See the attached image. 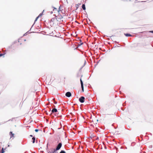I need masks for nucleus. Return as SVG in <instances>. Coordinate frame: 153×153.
I'll return each mask as SVG.
<instances>
[{"instance_id": "a211bd4d", "label": "nucleus", "mask_w": 153, "mask_h": 153, "mask_svg": "<svg viewBox=\"0 0 153 153\" xmlns=\"http://www.w3.org/2000/svg\"><path fill=\"white\" fill-rule=\"evenodd\" d=\"M4 55V54H0V57L3 56V55Z\"/></svg>"}, {"instance_id": "1a4fd4ad", "label": "nucleus", "mask_w": 153, "mask_h": 153, "mask_svg": "<svg viewBox=\"0 0 153 153\" xmlns=\"http://www.w3.org/2000/svg\"><path fill=\"white\" fill-rule=\"evenodd\" d=\"M10 137H14V134H13L12 132H10Z\"/></svg>"}, {"instance_id": "a878e982", "label": "nucleus", "mask_w": 153, "mask_h": 153, "mask_svg": "<svg viewBox=\"0 0 153 153\" xmlns=\"http://www.w3.org/2000/svg\"><path fill=\"white\" fill-rule=\"evenodd\" d=\"M85 62H85V63H84V65H85Z\"/></svg>"}, {"instance_id": "f3484780", "label": "nucleus", "mask_w": 153, "mask_h": 153, "mask_svg": "<svg viewBox=\"0 0 153 153\" xmlns=\"http://www.w3.org/2000/svg\"><path fill=\"white\" fill-rule=\"evenodd\" d=\"M80 43L81 45H82L83 44V42H82V41H81V40H80Z\"/></svg>"}, {"instance_id": "7c9ffc66", "label": "nucleus", "mask_w": 153, "mask_h": 153, "mask_svg": "<svg viewBox=\"0 0 153 153\" xmlns=\"http://www.w3.org/2000/svg\"><path fill=\"white\" fill-rule=\"evenodd\" d=\"M56 17H57V16H55Z\"/></svg>"}, {"instance_id": "f257e3e1", "label": "nucleus", "mask_w": 153, "mask_h": 153, "mask_svg": "<svg viewBox=\"0 0 153 153\" xmlns=\"http://www.w3.org/2000/svg\"><path fill=\"white\" fill-rule=\"evenodd\" d=\"M48 153H58L55 149L51 148L48 151Z\"/></svg>"}, {"instance_id": "c85d7f7f", "label": "nucleus", "mask_w": 153, "mask_h": 153, "mask_svg": "<svg viewBox=\"0 0 153 153\" xmlns=\"http://www.w3.org/2000/svg\"><path fill=\"white\" fill-rule=\"evenodd\" d=\"M26 39H25V40H24V41H26Z\"/></svg>"}, {"instance_id": "bb28decb", "label": "nucleus", "mask_w": 153, "mask_h": 153, "mask_svg": "<svg viewBox=\"0 0 153 153\" xmlns=\"http://www.w3.org/2000/svg\"><path fill=\"white\" fill-rule=\"evenodd\" d=\"M60 125H61L62 126V124H61V122H60Z\"/></svg>"}, {"instance_id": "6ab92c4d", "label": "nucleus", "mask_w": 153, "mask_h": 153, "mask_svg": "<svg viewBox=\"0 0 153 153\" xmlns=\"http://www.w3.org/2000/svg\"><path fill=\"white\" fill-rule=\"evenodd\" d=\"M42 14V13H40L38 16H39V17L41 16Z\"/></svg>"}, {"instance_id": "0eeeda50", "label": "nucleus", "mask_w": 153, "mask_h": 153, "mask_svg": "<svg viewBox=\"0 0 153 153\" xmlns=\"http://www.w3.org/2000/svg\"><path fill=\"white\" fill-rule=\"evenodd\" d=\"M124 35L125 36H126L127 37H129V36H131L132 35L131 34L129 33H125Z\"/></svg>"}, {"instance_id": "4468645a", "label": "nucleus", "mask_w": 153, "mask_h": 153, "mask_svg": "<svg viewBox=\"0 0 153 153\" xmlns=\"http://www.w3.org/2000/svg\"><path fill=\"white\" fill-rule=\"evenodd\" d=\"M59 153H66V152L64 150H61Z\"/></svg>"}, {"instance_id": "7ed1b4c3", "label": "nucleus", "mask_w": 153, "mask_h": 153, "mask_svg": "<svg viewBox=\"0 0 153 153\" xmlns=\"http://www.w3.org/2000/svg\"><path fill=\"white\" fill-rule=\"evenodd\" d=\"M85 98L83 96L81 97L79 99V100L81 103H83L85 101Z\"/></svg>"}, {"instance_id": "ddd939ff", "label": "nucleus", "mask_w": 153, "mask_h": 153, "mask_svg": "<svg viewBox=\"0 0 153 153\" xmlns=\"http://www.w3.org/2000/svg\"><path fill=\"white\" fill-rule=\"evenodd\" d=\"M39 16H38L35 19V21H34V23H35V22L37 21V19H38L39 18Z\"/></svg>"}, {"instance_id": "f8f14e48", "label": "nucleus", "mask_w": 153, "mask_h": 153, "mask_svg": "<svg viewBox=\"0 0 153 153\" xmlns=\"http://www.w3.org/2000/svg\"><path fill=\"white\" fill-rule=\"evenodd\" d=\"M4 148H2L1 150V151L0 153H4Z\"/></svg>"}, {"instance_id": "5701e85b", "label": "nucleus", "mask_w": 153, "mask_h": 153, "mask_svg": "<svg viewBox=\"0 0 153 153\" xmlns=\"http://www.w3.org/2000/svg\"><path fill=\"white\" fill-rule=\"evenodd\" d=\"M30 137H33V136L32 135H30Z\"/></svg>"}, {"instance_id": "20e7f679", "label": "nucleus", "mask_w": 153, "mask_h": 153, "mask_svg": "<svg viewBox=\"0 0 153 153\" xmlns=\"http://www.w3.org/2000/svg\"><path fill=\"white\" fill-rule=\"evenodd\" d=\"M80 83H81V87L82 88V92H83L84 91L83 84V82L81 78L80 79Z\"/></svg>"}, {"instance_id": "423d86ee", "label": "nucleus", "mask_w": 153, "mask_h": 153, "mask_svg": "<svg viewBox=\"0 0 153 153\" xmlns=\"http://www.w3.org/2000/svg\"><path fill=\"white\" fill-rule=\"evenodd\" d=\"M57 111V109L56 108H54L51 111V112L52 113L56 112Z\"/></svg>"}, {"instance_id": "2f4dec72", "label": "nucleus", "mask_w": 153, "mask_h": 153, "mask_svg": "<svg viewBox=\"0 0 153 153\" xmlns=\"http://www.w3.org/2000/svg\"><path fill=\"white\" fill-rule=\"evenodd\" d=\"M58 129H60V128H58Z\"/></svg>"}, {"instance_id": "6e6552de", "label": "nucleus", "mask_w": 153, "mask_h": 153, "mask_svg": "<svg viewBox=\"0 0 153 153\" xmlns=\"http://www.w3.org/2000/svg\"><path fill=\"white\" fill-rule=\"evenodd\" d=\"M82 7V9L83 10H85L86 9L85 6V4H83Z\"/></svg>"}, {"instance_id": "aec40b11", "label": "nucleus", "mask_w": 153, "mask_h": 153, "mask_svg": "<svg viewBox=\"0 0 153 153\" xmlns=\"http://www.w3.org/2000/svg\"><path fill=\"white\" fill-rule=\"evenodd\" d=\"M60 7H59V10H58V12L59 13L60 11Z\"/></svg>"}, {"instance_id": "9d476101", "label": "nucleus", "mask_w": 153, "mask_h": 153, "mask_svg": "<svg viewBox=\"0 0 153 153\" xmlns=\"http://www.w3.org/2000/svg\"><path fill=\"white\" fill-rule=\"evenodd\" d=\"M32 140H33V143H34L36 140V138L35 137H33L32 138Z\"/></svg>"}, {"instance_id": "2eb2a0df", "label": "nucleus", "mask_w": 153, "mask_h": 153, "mask_svg": "<svg viewBox=\"0 0 153 153\" xmlns=\"http://www.w3.org/2000/svg\"><path fill=\"white\" fill-rule=\"evenodd\" d=\"M53 7V10H57V8H56V7Z\"/></svg>"}, {"instance_id": "393cba45", "label": "nucleus", "mask_w": 153, "mask_h": 153, "mask_svg": "<svg viewBox=\"0 0 153 153\" xmlns=\"http://www.w3.org/2000/svg\"><path fill=\"white\" fill-rule=\"evenodd\" d=\"M26 33H25V34H24L23 36H25L26 35Z\"/></svg>"}, {"instance_id": "412c9836", "label": "nucleus", "mask_w": 153, "mask_h": 153, "mask_svg": "<svg viewBox=\"0 0 153 153\" xmlns=\"http://www.w3.org/2000/svg\"><path fill=\"white\" fill-rule=\"evenodd\" d=\"M149 32L152 33H153V30L149 31Z\"/></svg>"}, {"instance_id": "4be33fe9", "label": "nucleus", "mask_w": 153, "mask_h": 153, "mask_svg": "<svg viewBox=\"0 0 153 153\" xmlns=\"http://www.w3.org/2000/svg\"><path fill=\"white\" fill-rule=\"evenodd\" d=\"M54 103L55 104H56L57 103V102L56 101H54Z\"/></svg>"}, {"instance_id": "dca6fc26", "label": "nucleus", "mask_w": 153, "mask_h": 153, "mask_svg": "<svg viewBox=\"0 0 153 153\" xmlns=\"http://www.w3.org/2000/svg\"><path fill=\"white\" fill-rule=\"evenodd\" d=\"M35 131L36 132H37L39 131V130L38 129H35Z\"/></svg>"}, {"instance_id": "b1692460", "label": "nucleus", "mask_w": 153, "mask_h": 153, "mask_svg": "<svg viewBox=\"0 0 153 153\" xmlns=\"http://www.w3.org/2000/svg\"><path fill=\"white\" fill-rule=\"evenodd\" d=\"M53 13V11H51V14H52V13Z\"/></svg>"}, {"instance_id": "39448f33", "label": "nucleus", "mask_w": 153, "mask_h": 153, "mask_svg": "<svg viewBox=\"0 0 153 153\" xmlns=\"http://www.w3.org/2000/svg\"><path fill=\"white\" fill-rule=\"evenodd\" d=\"M65 95L67 97H69L71 96V94L70 92H67L66 93Z\"/></svg>"}, {"instance_id": "f03ea898", "label": "nucleus", "mask_w": 153, "mask_h": 153, "mask_svg": "<svg viewBox=\"0 0 153 153\" xmlns=\"http://www.w3.org/2000/svg\"><path fill=\"white\" fill-rule=\"evenodd\" d=\"M62 146V143L61 142H60L59 143V144H58L57 146L56 147V149H55V150L57 151L59 149H60L61 148V147Z\"/></svg>"}, {"instance_id": "c756f323", "label": "nucleus", "mask_w": 153, "mask_h": 153, "mask_svg": "<svg viewBox=\"0 0 153 153\" xmlns=\"http://www.w3.org/2000/svg\"><path fill=\"white\" fill-rule=\"evenodd\" d=\"M53 106L54 107H55V106L54 105H53Z\"/></svg>"}, {"instance_id": "cd10ccee", "label": "nucleus", "mask_w": 153, "mask_h": 153, "mask_svg": "<svg viewBox=\"0 0 153 153\" xmlns=\"http://www.w3.org/2000/svg\"><path fill=\"white\" fill-rule=\"evenodd\" d=\"M33 25H32V26L31 27H32L33 26Z\"/></svg>"}, {"instance_id": "9b49d317", "label": "nucleus", "mask_w": 153, "mask_h": 153, "mask_svg": "<svg viewBox=\"0 0 153 153\" xmlns=\"http://www.w3.org/2000/svg\"><path fill=\"white\" fill-rule=\"evenodd\" d=\"M58 16L59 17V19H61L63 18V17L60 14H59Z\"/></svg>"}]
</instances>
